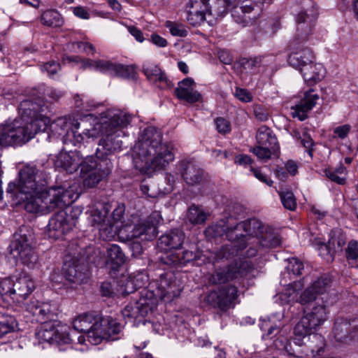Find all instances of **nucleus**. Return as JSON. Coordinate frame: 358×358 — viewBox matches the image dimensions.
<instances>
[{"label": "nucleus", "mask_w": 358, "mask_h": 358, "mask_svg": "<svg viewBox=\"0 0 358 358\" xmlns=\"http://www.w3.org/2000/svg\"><path fill=\"white\" fill-rule=\"evenodd\" d=\"M253 270L254 265L249 260L236 262L215 268L208 280L211 285L220 286L207 293L206 302L221 311H227L234 308L235 301L238 297V289L236 285L228 283L247 276Z\"/></svg>", "instance_id": "nucleus-1"}, {"label": "nucleus", "mask_w": 358, "mask_h": 358, "mask_svg": "<svg viewBox=\"0 0 358 358\" xmlns=\"http://www.w3.org/2000/svg\"><path fill=\"white\" fill-rule=\"evenodd\" d=\"M162 131L155 127H148L143 131L141 139L135 145L133 163L141 173L150 174L164 169L174 155L169 146L162 142Z\"/></svg>", "instance_id": "nucleus-2"}, {"label": "nucleus", "mask_w": 358, "mask_h": 358, "mask_svg": "<svg viewBox=\"0 0 358 358\" xmlns=\"http://www.w3.org/2000/svg\"><path fill=\"white\" fill-rule=\"evenodd\" d=\"M303 9L296 16V34L289 43L290 54L287 62L294 68L300 70L310 64L314 55L310 48L304 45L316 24L318 12L311 0L301 1Z\"/></svg>", "instance_id": "nucleus-3"}, {"label": "nucleus", "mask_w": 358, "mask_h": 358, "mask_svg": "<svg viewBox=\"0 0 358 358\" xmlns=\"http://www.w3.org/2000/svg\"><path fill=\"white\" fill-rule=\"evenodd\" d=\"M75 193L71 186L52 187L48 189H38L36 192L18 193L17 203L23 205L30 213H49L55 208H63L74 201Z\"/></svg>", "instance_id": "nucleus-4"}, {"label": "nucleus", "mask_w": 358, "mask_h": 358, "mask_svg": "<svg viewBox=\"0 0 358 358\" xmlns=\"http://www.w3.org/2000/svg\"><path fill=\"white\" fill-rule=\"evenodd\" d=\"M107 119L101 123L103 136L99 143L95 155L99 159L107 160V156L120 150L122 142L119 139L120 129L127 127L131 116L120 110H108L105 115Z\"/></svg>", "instance_id": "nucleus-5"}, {"label": "nucleus", "mask_w": 358, "mask_h": 358, "mask_svg": "<svg viewBox=\"0 0 358 358\" xmlns=\"http://www.w3.org/2000/svg\"><path fill=\"white\" fill-rule=\"evenodd\" d=\"M47 119L29 123L23 120H15L11 124L0 127V147L21 145L40 132L46 131Z\"/></svg>", "instance_id": "nucleus-6"}, {"label": "nucleus", "mask_w": 358, "mask_h": 358, "mask_svg": "<svg viewBox=\"0 0 358 358\" xmlns=\"http://www.w3.org/2000/svg\"><path fill=\"white\" fill-rule=\"evenodd\" d=\"M94 253V248L89 245L80 249L77 256L66 257L63 266L66 280L75 285L86 282L90 278L87 265L95 262Z\"/></svg>", "instance_id": "nucleus-7"}, {"label": "nucleus", "mask_w": 358, "mask_h": 358, "mask_svg": "<svg viewBox=\"0 0 358 358\" xmlns=\"http://www.w3.org/2000/svg\"><path fill=\"white\" fill-rule=\"evenodd\" d=\"M227 8L231 6V15L238 24L246 27L253 24L273 0H226Z\"/></svg>", "instance_id": "nucleus-8"}, {"label": "nucleus", "mask_w": 358, "mask_h": 358, "mask_svg": "<svg viewBox=\"0 0 358 358\" xmlns=\"http://www.w3.org/2000/svg\"><path fill=\"white\" fill-rule=\"evenodd\" d=\"M187 20L193 27L203 23L207 16L217 17L227 12L226 0H189L186 3Z\"/></svg>", "instance_id": "nucleus-9"}, {"label": "nucleus", "mask_w": 358, "mask_h": 358, "mask_svg": "<svg viewBox=\"0 0 358 358\" xmlns=\"http://www.w3.org/2000/svg\"><path fill=\"white\" fill-rule=\"evenodd\" d=\"M93 155L80 159V176L83 179V185L87 188H93L111 171L112 164L110 161L96 160Z\"/></svg>", "instance_id": "nucleus-10"}, {"label": "nucleus", "mask_w": 358, "mask_h": 358, "mask_svg": "<svg viewBox=\"0 0 358 358\" xmlns=\"http://www.w3.org/2000/svg\"><path fill=\"white\" fill-rule=\"evenodd\" d=\"M81 210L72 208L69 213L66 210H59L55 213L49 220L46 234L49 238L53 240L62 239L76 227Z\"/></svg>", "instance_id": "nucleus-11"}, {"label": "nucleus", "mask_w": 358, "mask_h": 358, "mask_svg": "<svg viewBox=\"0 0 358 358\" xmlns=\"http://www.w3.org/2000/svg\"><path fill=\"white\" fill-rule=\"evenodd\" d=\"M32 229L28 226H22L13 234L9 248L13 257L20 258L23 264H29L35 260L31 241Z\"/></svg>", "instance_id": "nucleus-12"}, {"label": "nucleus", "mask_w": 358, "mask_h": 358, "mask_svg": "<svg viewBox=\"0 0 358 358\" xmlns=\"http://www.w3.org/2000/svg\"><path fill=\"white\" fill-rule=\"evenodd\" d=\"M326 340L323 336L314 334L297 344H286L284 347L287 355L296 358H315L324 352Z\"/></svg>", "instance_id": "nucleus-13"}, {"label": "nucleus", "mask_w": 358, "mask_h": 358, "mask_svg": "<svg viewBox=\"0 0 358 358\" xmlns=\"http://www.w3.org/2000/svg\"><path fill=\"white\" fill-rule=\"evenodd\" d=\"M33 97L22 101L19 105V113L21 119L32 123L37 120H44L47 119L46 129L50 124V119L48 114L50 113L49 106L46 105L43 99L38 96H36L35 90L33 92Z\"/></svg>", "instance_id": "nucleus-14"}, {"label": "nucleus", "mask_w": 358, "mask_h": 358, "mask_svg": "<svg viewBox=\"0 0 358 358\" xmlns=\"http://www.w3.org/2000/svg\"><path fill=\"white\" fill-rule=\"evenodd\" d=\"M161 260L166 265L177 268L189 264L193 266H201L206 263V257L197 245H192L181 252H168L162 257Z\"/></svg>", "instance_id": "nucleus-15"}, {"label": "nucleus", "mask_w": 358, "mask_h": 358, "mask_svg": "<svg viewBox=\"0 0 358 358\" xmlns=\"http://www.w3.org/2000/svg\"><path fill=\"white\" fill-rule=\"evenodd\" d=\"M18 193L27 192H36L43 189L47 185L43 173L36 166L27 164L24 166L19 172Z\"/></svg>", "instance_id": "nucleus-16"}, {"label": "nucleus", "mask_w": 358, "mask_h": 358, "mask_svg": "<svg viewBox=\"0 0 358 358\" xmlns=\"http://www.w3.org/2000/svg\"><path fill=\"white\" fill-rule=\"evenodd\" d=\"M36 337L40 343H47L55 345L59 350H64V345H70L72 338L66 331H60L50 323H44L36 332Z\"/></svg>", "instance_id": "nucleus-17"}, {"label": "nucleus", "mask_w": 358, "mask_h": 358, "mask_svg": "<svg viewBox=\"0 0 358 358\" xmlns=\"http://www.w3.org/2000/svg\"><path fill=\"white\" fill-rule=\"evenodd\" d=\"M163 220L159 211H153L147 218L135 224L129 238H141L142 240H152L157 236V228Z\"/></svg>", "instance_id": "nucleus-18"}, {"label": "nucleus", "mask_w": 358, "mask_h": 358, "mask_svg": "<svg viewBox=\"0 0 358 358\" xmlns=\"http://www.w3.org/2000/svg\"><path fill=\"white\" fill-rule=\"evenodd\" d=\"M335 341L340 343H348L358 340V319L351 320L343 317L335 320L331 331Z\"/></svg>", "instance_id": "nucleus-19"}, {"label": "nucleus", "mask_w": 358, "mask_h": 358, "mask_svg": "<svg viewBox=\"0 0 358 358\" xmlns=\"http://www.w3.org/2000/svg\"><path fill=\"white\" fill-rule=\"evenodd\" d=\"M155 285L156 295L162 300L171 301L180 294L181 289L176 285L175 276L172 272L164 271L159 274Z\"/></svg>", "instance_id": "nucleus-20"}, {"label": "nucleus", "mask_w": 358, "mask_h": 358, "mask_svg": "<svg viewBox=\"0 0 358 358\" xmlns=\"http://www.w3.org/2000/svg\"><path fill=\"white\" fill-rule=\"evenodd\" d=\"M98 332L95 333V338L92 341V344L98 345L103 340L115 341L120 338V334L122 333V326L116 319H113L110 316L103 317L101 315Z\"/></svg>", "instance_id": "nucleus-21"}, {"label": "nucleus", "mask_w": 358, "mask_h": 358, "mask_svg": "<svg viewBox=\"0 0 358 358\" xmlns=\"http://www.w3.org/2000/svg\"><path fill=\"white\" fill-rule=\"evenodd\" d=\"M150 310L148 301L145 298H140L138 300L130 301L122 310L123 317L127 322H133L134 324H145V317Z\"/></svg>", "instance_id": "nucleus-22"}, {"label": "nucleus", "mask_w": 358, "mask_h": 358, "mask_svg": "<svg viewBox=\"0 0 358 358\" xmlns=\"http://www.w3.org/2000/svg\"><path fill=\"white\" fill-rule=\"evenodd\" d=\"M101 315L96 312H89L80 315L73 322V327L79 332L85 333L88 341L92 343L99 328Z\"/></svg>", "instance_id": "nucleus-23"}, {"label": "nucleus", "mask_w": 358, "mask_h": 358, "mask_svg": "<svg viewBox=\"0 0 358 358\" xmlns=\"http://www.w3.org/2000/svg\"><path fill=\"white\" fill-rule=\"evenodd\" d=\"M194 80L192 78H186L178 82V87L174 90V96L189 104L203 102L202 94L194 90Z\"/></svg>", "instance_id": "nucleus-24"}, {"label": "nucleus", "mask_w": 358, "mask_h": 358, "mask_svg": "<svg viewBox=\"0 0 358 358\" xmlns=\"http://www.w3.org/2000/svg\"><path fill=\"white\" fill-rule=\"evenodd\" d=\"M319 99L320 96L314 90L306 91L299 103L291 108L292 117H297L300 121L305 120Z\"/></svg>", "instance_id": "nucleus-25"}, {"label": "nucleus", "mask_w": 358, "mask_h": 358, "mask_svg": "<svg viewBox=\"0 0 358 358\" xmlns=\"http://www.w3.org/2000/svg\"><path fill=\"white\" fill-rule=\"evenodd\" d=\"M82 158L80 151H62L55 156L54 166L59 171L73 173L78 169Z\"/></svg>", "instance_id": "nucleus-26"}, {"label": "nucleus", "mask_w": 358, "mask_h": 358, "mask_svg": "<svg viewBox=\"0 0 358 358\" xmlns=\"http://www.w3.org/2000/svg\"><path fill=\"white\" fill-rule=\"evenodd\" d=\"M13 300L20 301L25 299L35 289L34 280L26 273H21L14 280Z\"/></svg>", "instance_id": "nucleus-27"}, {"label": "nucleus", "mask_w": 358, "mask_h": 358, "mask_svg": "<svg viewBox=\"0 0 358 358\" xmlns=\"http://www.w3.org/2000/svg\"><path fill=\"white\" fill-rule=\"evenodd\" d=\"M333 303V300H329L326 296H322L321 303H319L313 305L310 311L305 312V317L312 323L313 326L316 328L321 326L327 319V307Z\"/></svg>", "instance_id": "nucleus-28"}, {"label": "nucleus", "mask_w": 358, "mask_h": 358, "mask_svg": "<svg viewBox=\"0 0 358 358\" xmlns=\"http://www.w3.org/2000/svg\"><path fill=\"white\" fill-rule=\"evenodd\" d=\"M185 233L178 229H171L162 235L158 245L164 249H179L184 243Z\"/></svg>", "instance_id": "nucleus-29"}, {"label": "nucleus", "mask_w": 358, "mask_h": 358, "mask_svg": "<svg viewBox=\"0 0 358 358\" xmlns=\"http://www.w3.org/2000/svg\"><path fill=\"white\" fill-rule=\"evenodd\" d=\"M181 174L189 185L200 184L204 178V171L191 162H182Z\"/></svg>", "instance_id": "nucleus-30"}, {"label": "nucleus", "mask_w": 358, "mask_h": 358, "mask_svg": "<svg viewBox=\"0 0 358 358\" xmlns=\"http://www.w3.org/2000/svg\"><path fill=\"white\" fill-rule=\"evenodd\" d=\"M299 71L305 82L309 85H315L320 81L325 75V69L322 64L315 63L313 60L308 65L303 66Z\"/></svg>", "instance_id": "nucleus-31"}, {"label": "nucleus", "mask_w": 358, "mask_h": 358, "mask_svg": "<svg viewBox=\"0 0 358 358\" xmlns=\"http://www.w3.org/2000/svg\"><path fill=\"white\" fill-rule=\"evenodd\" d=\"M106 266L110 270L117 271L125 263L126 256L117 244L110 245L106 252Z\"/></svg>", "instance_id": "nucleus-32"}, {"label": "nucleus", "mask_w": 358, "mask_h": 358, "mask_svg": "<svg viewBox=\"0 0 358 358\" xmlns=\"http://www.w3.org/2000/svg\"><path fill=\"white\" fill-rule=\"evenodd\" d=\"M317 330L315 326L304 315L295 324L294 327V338L292 342L288 344H299L308 336L314 334Z\"/></svg>", "instance_id": "nucleus-33"}, {"label": "nucleus", "mask_w": 358, "mask_h": 358, "mask_svg": "<svg viewBox=\"0 0 358 358\" xmlns=\"http://www.w3.org/2000/svg\"><path fill=\"white\" fill-rule=\"evenodd\" d=\"M242 222L234 226L227 227L224 230L226 238L231 243L236 244V247L241 249H245L248 247V238L246 233L243 234Z\"/></svg>", "instance_id": "nucleus-34"}, {"label": "nucleus", "mask_w": 358, "mask_h": 358, "mask_svg": "<svg viewBox=\"0 0 358 358\" xmlns=\"http://www.w3.org/2000/svg\"><path fill=\"white\" fill-rule=\"evenodd\" d=\"M80 123L76 122L71 131H68L64 137V143L67 144L69 141L73 145H78L87 141L89 138L95 136V131L90 129H84L82 132L78 131Z\"/></svg>", "instance_id": "nucleus-35"}, {"label": "nucleus", "mask_w": 358, "mask_h": 358, "mask_svg": "<svg viewBox=\"0 0 358 358\" xmlns=\"http://www.w3.org/2000/svg\"><path fill=\"white\" fill-rule=\"evenodd\" d=\"M256 140L258 145L280 151V145L275 134L270 127L266 125L259 127L256 134Z\"/></svg>", "instance_id": "nucleus-36"}, {"label": "nucleus", "mask_w": 358, "mask_h": 358, "mask_svg": "<svg viewBox=\"0 0 358 358\" xmlns=\"http://www.w3.org/2000/svg\"><path fill=\"white\" fill-rule=\"evenodd\" d=\"M143 72L147 78L153 82H159L162 88H171L173 84L169 80L166 73L157 65H144Z\"/></svg>", "instance_id": "nucleus-37"}, {"label": "nucleus", "mask_w": 358, "mask_h": 358, "mask_svg": "<svg viewBox=\"0 0 358 358\" xmlns=\"http://www.w3.org/2000/svg\"><path fill=\"white\" fill-rule=\"evenodd\" d=\"M27 310L36 317V320L44 324L48 323L47 320L52 315L50 305L48 303H41L39 301L31 302L27 306Z\"/></svg>", "instance_id": "nucleus-38"}, {"label": "nucleus", "mask_w": 358, "mask_h": 358, "mask_svg": "<svg viewBox=\"0 0 358 358\" xmlns=\"http://www.w3.org/2000/svg\"><path fill=\"white\" fill-rule=\"evenodd\" d=\"M332 280L327 275H322L315 280L310 287L315 293L321 299L322 296H326L329 300H333V303L336 301V296H329V289L331 287Z\"/></svg>", "instance_id": "nucleus-39"}, {"label": "nucleus", "mask_w": 358, "mask_h": 358, "mask_svg": "<svg viewBox=\"0 0 358 358\" xmlns=\"http://www.w3.org/2000/svg\"><path fill=\"white\" fill-rule=\"evenodd\" d=\"M346 240L345 233L340 228H334L331 230L329 234L328 243L331 250H333V252L336 254L343 252Z\"/></svg>", "instance_id": "nucleus-40"}, {"label": "nucleus", "mask_w": 358, "mask_h": 358, "mask_svg": "<svg viewBox=\"0 0 358 358\" xmlns=\"http://www.w3.org/2000/svg\"><path fill=\"white\" fill-rule=\"evenodd\" d=\"M42 24L49 27H61L64 23L62 15L55 9H49L44 11L40 17Z\"/></svg>", "instance_id": "nucleus-41"}, {"label": "nucleus", "mask_w": 358, "mask_h": 358, "mask_svg": "<svg viewBox=\"0 0 358 358\" xmlns=\"http://www.w3.org/2000/svg\"><path fill=\"white\" fill-rule=\"evenodd\" d=\"M242 223L244 233H246L248 240L253 238L257 241L259 235L264 231L263 223L256 218L248 219L243 221Z\"/></svg>", "instance_id": "nucleus-42"}, {"label": "nucleus", "mask_w": 358, "mask_h": 358, "mask_svg": "<svg viewBox=\"0 0 358 358\" xmlns=\"http://www.w3.org/2000/svg\"><path fill=\"white\" fill-rule=\"evenodd\" d=\"M257 244H259L262 248H275L280 243V239L279 236L274 234L271 229H265L264 231L259 235L257 241Z\"/></svg>", "instance_id": "nucleus-43"}, {"label": "nucleus", "mask_w": 358, "mask_h": 358, "mask_svg": "<svg viewBox=\"0 0 358 358\" xmlns=\"http://www.w3.org/2000/svg\"><path fill=\"white\" fill-rule=\"evenodd\" d=\"M17 322L14 316L0 312V338L7 334L13 332Z\"/></svg>", "instance_id": "nucleus-44"}, {"label": "nucleus", "mask_w": 358, "mask_h": 358, "mask_svg": "<svg viewBox=\"0 0 358 358\" xmlns=\"http://www.w3.org/2000/svg\"><path fill=\"white\" fill-rule=\"evenodd\" d=\"M68 48L76 53H86L94 55L96 52L94 46L87 41H74L69 43Z\"/></svg>", "instance_id": "nucleus-45"}, {"label": "nucleus", "mask_w": 358, "mask_h": 358, "mask_svg": "<svg viewBox=\"0 0 358 358\" xmlns=\"http://www.w3.org/2000/svg\"><path fill=\"white\" fill-rule=\"evenodd\" d=\"M250 151L255 154L258 159L266 162L271 159L272 155L278 156L280 151L269 149L268 147L258 145L250 149Z\"/></svg>", "instance_id": "nucleus-46"}, {"label": "nucleus", "mask_w": 358, "mask_h": 358, "mask_svg": "<svg viewBox=\"0 0 358 358\" xmlns=\"http://www.w3.org/2000/svg\"><path fill=\"white\" fill-rule=\"evenodd\" d=\"M264 57H243L239 61L240 65L245 71H255L257 68L264 65Z\"/></svg>", "instance_id": "nucleus-47"}, {"label": "nucleus", "mask_w": 358, "mask_h": 358, "mask_svg": "<svg viewBox=\"0 0 358 358\" xmlns=\"http://www.w3.org/2000/svg\"><path fill=\"white\" fill-rule=\"evenodd\" d=\"M187 217L193 224H202L205 222L207 215L200 207L192 205L189 208Z\"/></svg>", "instance_id": "nucleus-48"}, {"label": "nucleus", "mask_w": 358, "mask_h": 358, "mask_svg": "<svg viewBox=\"0 0 358 358\" xmlns=\"http://www.w3.org/2000/svg\"><path fill=\"white\" fill-rule=\"evenodd\" d=\"M283 206L289 210H294L296 208V199L293 192L289 189L278 191Z\"/></svg>", "instance_id": "nucleus-49"}, {"label": "nucleus", "mask_w": 358, "mask_h": 358, "mask_svg": "<svg viewBox=\"0 0 358 358\" xmlns=\"http://www.w3.org/2000/svg\"><path fill=\"white\" fill-rule=\"evenodd\" d=\"M244 249H241L236 247V244L231 243L225 245L221 247L217 256L220 259H229L236 256H238Z\"/></svg>", "instance_id": "nucleus-50"}, {"label": "nucleus", "mask_w": 358, "mask_h": 358, "mask_svg": "<svg viewBox=\"0 0 358 358\" xmlns=\"http://www.w3.org/2000/svg\"><path fill=\"white\" fill-rule=\"evenodd\" d=\"M298 301L302 305L310 304L311 306L321 302L320 298L310 287L303 291Z\"/></svg>", "instance_id": "nucleus-51"}, {"label": "nucleus", "mask_w": 358, "mask_h": 358, "mask_svg": "<svg viewBox=\"0 0 358 358\" xmlns=\"http://www.w3.org/2000/svg\"><path fill=\"white\" fill-rule=\"evenodd\" d=\"M165 27L169 29L171 34L173 36L185 37L188 31L184 24L167 20L165 22Z\"/></svg>", "instance_id": "nucleus-52"}, {"label": "nucleus", "mask_w": 358, "mask_h": 358, "mask_svg": "<svg viewBox=\"0 0 358 358\" xmlns=\"http://www.w3.org/2000/svg\"><path fill=\"white\" fill-rule=\"evenodd\" d=\"M136 66L134 65H124L118 64L116 70V77L123 78H134L136 77Z\"/></svg>", "instance_id": "nucleus-53"}, {"label": "nucleus", "mask_w": 358, "mask_h": 358, "mask_svg": "<svg viewBox=\"0 0 358 358\" xmlns=\"http://www.w3.org/2000/svg\"><path fill=\"white\" fill-rule=\"evenodd\" d=\"M345 255L348 262L358 259V241L357 240L352 239L348 243L345 249Z\"/></svg>", "instance_id": "nucleus-54"}, {"label": "nucleus", "mask_w": 358, "mask_h": 358, "mask_svg": "<svg viewBox=\"0 0 358 358\" xmlns=\"http://www.w3.org/2000/svg\"><path fill=\"white\" fill-rule=\"evenodd\" d=\"M14 280L10 278H3L0 281V294L2 296H8L12 299L14 296Z\"/></svg>", "instance_id": "nucleus-55"}, {"label": "nucleus", "mask_w": 358, "mask_h": 358, "mask_svg": "<svg viewBox=\"0 0 358 358\" xmlns=\"http://www.w3.org/2000/svg\"><path fill=\"white\" fill-rule=\"evenodd\" d=\"M107 210H105V212L103 213L101 210H99L97 208L92 209L91 210L90 222L92 226H99V224L105 222V219L107 216Z\"/></svg>", "instance_id": "nucleus-56"}, {"label": "nucleus", "mask_w": 358, "mask_h": 358, "mask_svg": "<svg viewBox=\"0 0 358 358\" xmlns=\"http://www.w3.org/2000/svg\"><path fill=\"white\" fill-rule=\"evenodd\" d=\"M303 268V262L296 258H292L289 260V265L287 267L289 273H292L294 275H301Z\"/></svg>", "instance_id": "nucleus-57"}, {"label": "nucleus", "mask_w": 358, "mask_h": 358, "mask_svg": "<svg viewBox=\"0 0 358 358\" xmlns=\"http://www.w3.org/2000/svg\"><path fill=\"white\" fill-rule=\"evenodd\" d=\"M216 129L220 134H229L231 130V125L229 120L227 119L219 117L215 120Z\"/></svg>", "instance_id": "nucleus-58"}, {"label": "nucleus", "mask_w": 358, "mask_h": 358, "mask_svg": "<svg viewBox=\"0 0 358 358\" xmlns=\"http://www.w3.org/2000/svg\"><path fill=\"white\" fill-rule=\"evenodd\" d=\"M317 250L319 252V255L321 256L323 259H326L327 261H332L334 259L335 253L333 252V250H331L329 243H319Z\"/></svg>", "instance_id": "nucleus-59"}, {"label": "nucleus", "mask_w": 358, "mask_h": 358, "mask_svg": "<svg viewBox=\"0 0 358 358\" xmlns=\"http://www.w3.org/2000/svg\"><path fill=\"white\" fill-rule=\"evenodd\" d=\"M43 94L44 98L47 99L50 102L57 101L63 96V93L61 91L50 87L43 88Z\"/></svg>", "instance_id": "nucleus-60"}, {"label": "nucleus", "mask_w": 358, "mask_h": 358, "mask_svg": "<svg viewBox=\"0 0 358 358\" xmlns=\"http://www.w3.org/2000/svg\"><path fill=\"white\" fill-rule=\"evenodd\" d=\"M325 176L331 181L338 185H344L346 182V177L341 176L334 172V169L329 167L324 169Z\"/></svg>", "instance_id": "nucleus-61"}, {"label": "nucleus", "mask_w": 358, "mask_h": 358, "mask_svg": "<svg viewBox=\"0 0 358 358\" xmlns=\"http://www.w3.org/2000/svg\"><path fill=\"white\" fill-rule=\"evenodd\" d=\"M301 143L306 149V152L308 155L312 159L313 157V146L315 145V142L310 135L307 134H304L301 138Z\"/></svg>", "instance_id": "nucleus-62"}, {"label": "nucleus", "mask_w": 358, "mask_h": 358, "mask_svg": "<svg viewBox=\"0 0 358 358\" xmlns=\"http://www.w3.org/2000/svg\"><path fill=\"white\" fill-rule=\"evenodd\" d=\"M250 171L253 173L254 176L263 183H265L268 187H271L273 181L269 178L267 175L262 172L261 169L250 167Z\"/></svg>", "instance_id": "nucleus-63"}, {"label": "nucleus", "mask_w": 358, "mask_h": 358, "mask_svg": "<svg viewBox=\"0 0 358 358\" xmlns=\"http://www.w3.org/2000/svg\"><path fill=\"white\" fill-rule=\"evenodd\" d=\"M351 129V126L348 124L336 127L334 129V137H337L341 139H344L348 136Z\"/></svg>", "instance_id": "nucleus-64"}]
</instances>
